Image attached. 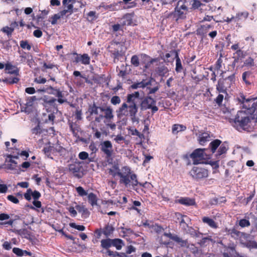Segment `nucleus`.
Returning a JSON list of instances; mask_svg holds the SVG:
<instances>
[{"instance_id": "obj_62", "label": "nucleus", "mask_w": 257, "mask_h": 257, "mask_svg": "<svg viewBox=\"0 0 257 257\" xmlns=\"http://www.w3.org/2000/svg\"><path fill=\"white\" fill-rule=\"evenodd\" d=\"M31 193L32 190L31 189H29L27 190V192L24 194V196L26 200L28 201H30L31 200Z\"/></svg>"}, {"instance_id": "obj_59", "label": "nucleus", "mask_w": 257, "mask_h": 257, "mask_svg": "<svg viewBox=\"0 0 257 257\" xmlns=\"http://www.w3.org/2000/svg\"><path fill=\"white\" fill-rule=\"evenodd\" d=\"M79 158L81 160H84L88 158V154L86 152H81L78 155Z\"/></svg>"}, {"instance_id": "obj_31", "label": "nucleus", "mask_w": 257, "mask_h": 257, "mask_svg": "<svg viewBox=\"0 0 257 257\" xmlns=\"http://www.w3.org/2000/svg\"><path fill=\"white\" fill-rule=\"evenodd\" d=\"M88 200L92 206L97 204V198L93 193H90L88 195Z\"/></svg>"}, {"instance_id": "obj_42", "label": "nucleus", "mask_w": 257, "mask_h": 257, "mask_svg": "<svg viewBox=\"0 0 257 257\" xmlns=\"http://www.w3.org/2000/svg\"><path fill=\"white\" fill-rule=\"evenodd\" d=\"M20 47L24 49H26L27 50H30L31 49V46L28 43V42L26 40H22L20 42Z\"/></svg>"}, {"instance_id": "obj_13", "label": "nucleus", "mask_w": 257, "mask_h": 257, "mask_svg": "<svg viewBox=\"0 0 257 257\" xmlns=\"http://www.w3.org/2000/svg\"><path fill=\"white\" fill-rule=\"evenodd\" d=\"M18 52L20 54V62L21 63H27L30 66L32 60V56L29 53H26L23 51H19Z\"/></svg>"}, {"instance_id": "obj_43", "label": "nucleus", "mask_w": 257, "mask_h": 257, "mask_svg": "<svg viewBox=\"0 0 257 257\" xmlns=\"http://www.w3.org/2000/svg\"><path fill=\"white\" fill-rule=\"evenodd\" d=\"M43 100L46 104H49V105L51 106H54V105L55 104V102L57 101V99L53 97L50 98L45 97Z\"/></svg>"}, {"instance_id": "obj_4", "label": "nucleus", "mask_w": 257, "mask_h": 257, "mask_svg": "<svg viewBox=\"0 0 257 257\" xmlns=\"http://www.w3.org/2000/svg\"><path fill=\"white\" fill-rule=\"evenodd\" d=\"M251 119L252 117L245 111H238L234 119L233 125L239 132H250L252 130L250 125Z\"/></svg>"}, {"instance_id": "obj_64", "label": "nucleus", "mask_w": 257, "mask_h": 257, "mask_svg": "<svg viewBox=\"0 0 257 257\" xmlns=\"http://www.w3.org/2000/svg\"><path fill=\"white\" fill-rule=\"evenodd\" d=\"M8 190V188L6 184H0V193H6Z\"/></svg>"}, {"instance_id": "obj_55", "label": "nucleus", "mask_w": 257, "mask_h": 257, "mask_svg": "<svg viewBox=\"0 0 257 257\" xmlns=\"http://www.w3.org/2000/svg\"><path fill=\"white\" fill-rule=\"evenodd\" d=\"M32 132L33 134L38 135L42 133V130L40 125L38 124L32 130Z\"/></svg>"}, {"instance_id": "obj_10", "label": "nucleus", "mask_w": 257, "mask_h": 257, "mask_svg": "<svg viewBox=\"0 0 257 257\" xmlns=\"http://www.w3.org/2000/svg\"><path fill=\"white\" fill-rule=\"evenodd\" d=\"M43 91H46L50 94H52L58 97L57 101L62 104L65 102H67V99L63 98V94L62 91L59 89L53 87L51 86L47 87L45 89L42 90Z\"/></svg>"}, {"instance_id": "obj_57", "label": "nucleus", "mask_w": 257, "mask_h": 257, "mask_svg": "<svg viewBox=\"0 0 257 257\" xmlns=\"http://www.w3.org/2000/svg\"><path fill=\"white\" fill-rule=\"evenodd\" d=\"M106 252L108 255L110 257H120L119 253L117 251H113L108 249Z\"/></svg>"}, {"instance_id": "obj_44", "label": "nucleus", "mask_w": 257, "mask_h": 257, "mask_svg": "<svg viewBox=\"0 0 257 257\" xmlns=\"http://www.w3.org/2000/svg\"><path fill=\"white\" fill-rule=\"evenodd\" d=\"M239 225L241 227H248L250 226V223L248 220L245 219H241L239 221Z\"/></svg>"}, {"instance_id": "obj_8", "label": "nucleus", "mask_w": 257, "mask_h": 257, "mask_svg": "<svg viewBox=\"0 0 257 257\" xmlns=\"http://www.w3.org/2000/svg\"><path fill=\"white\" fill-rule=\"evenodd\" d=\"M82 164V162L76 160L68 165L69 172L77 178H81L83 176Z\"/></svg>"}, {"instance_id": "obj_1", "label": "nucleus", "mask_w": 257, "mask_h": 257, "mask_svg": "<svg viewBox=\"0 0 257 257\" xmlns=\"http://www.w3.org/2000/svg\"><path fill=\"white\" fill-rule=\"evenodd\" d=\"M156 102V100L151 96H147L140 101L139 92L135 91L127 95L126 101L116 111L117 116L119 118L124 116H130L133 122L138 121V118L136 115L139 105L140 104L141 110H144L151 108L152 105H155Z\"/></svg>"}, {"instance_id": "obj_54", "label": "nucleus", "mask_w": 257, "mask_h": 257, "mask_svg": "<svg viewBox=\"0 0 257 257\" xmlns=\"http://www.w3.org/2000/svg\"><path fill=\"white\" fill-rule=\"evenodd\" d=\"M114 141L117 144H121L122 141H125V138L121 135H118L115 136Z\"/></svg>"}, {"instance_id": "obj_60", "label": "nucleus", "mask_w": 257, "mask_h": 257, "mask_svg": "<svg viewBox=\"0 0 257 257\" xmlns=\"http://www.w3.org/2000/svg\"><path fill=\"white\" fill-rule=\"evenodd\" d=\"M244 65L245 66H254V61L252 58L251 57L248 58L247 59L245 60L244 63Z\"/></svg>"}, {"instance_id": "obj_45", "label": "nucleus", "mask_w": 257, "mask_h": 257, "mask_svg": "<svg viewBox=\"0 0 257 257\" xmlns=\"http://www.w3.org/2000/svg\"><path fill=\"white\" fill-rule=\"evenodd\" d=\"M89 149L91 151V155H93L95 154L98 151V148H97L96 144L93 142L89 145Z\"/></svg>"}, {"instance_id": "obj_27", "label": "nucleus", "mask_w": 257, "mask_h": 257, "mask_svg": "<svg viewBox=\"0 0 257 257\" xmlns=\"http://www.w3.org/2000/svg\"><path fill=\"white\" fill-rule=\"evenodd\" d=\"M221 144V141L219 140L216 139L213 141H212L210 144L209 147L211 149V151L212 153H214L216 151L217 148Z\"/></svg>"}, {"instance_id": "obj_39", "label": "nucleus", "mask_w": 257, "mask_h": 257, "mask_svg": "<svg viewBox=\"0 0 257 257\" xmlns=\"http://www.w3.org/2000/svg\"><path fill=\"white\" fill-rule=\"evenodd\" d=\"M121 3V2H119L117 3H114L109 5H106V6H105L104 8L105 9H109L111 11H116L119 9L118 5L120 4Z\"/></svg>"}, {"instance_id": "obj_38", "label": "nucleus", "mask_w": 257, "mask_h": 257, "mask_svg": "<svg viewBox=\"0 0 257 257\" xmlns=\"http://www.w3.org/2000/svg\"><path fill=\"white\" fill-rule=\"evenodd\" d=\"M19 80L20 79L19 78L15 77L6 78L4 80H3V82H6L7 84H13L15 83H17Z\"/></svg>"}, {"instance_id": "obj_36", "label": "nucleus", "mask_w": 257, "mask_h": 257, "mask_svg": "<svg viewBox=\"0 0 257 257\" xmlns=\"http://www.w3.org/2000/svg\"><path fill=\"white\" fill-rule=\"evenodd\" d=\"M63 16L64 15H62V13L61 12H60L59 13L54 15L51 17V24L53 25L56 24L58 20L60 19L61 17H63Z\"/></svg>"}, {"instance_id": "obj_63", "label": "nucleus", "mask_w": 257, "mask_h": 257, "mask_svg": "<svg viewBox=\"0 0 257 257\" xmlns=\"http://www.w3.org/2000/svg\"><path fill=\"white\" fill-rule=\"evenodd\" d=\"M47 80L45 78L39 77L36 78L34 80V82L38 84H44L46 82Z\"/></svg>"}, {"instance_id": "obj_23", "label": "nucleus", "mask_w": 257, "mask_h": 257, "mask_svg": "<svg viewBox=\"0 0 257 257\" xmlns=\"http://www.w3.org/2000/svg\"><path fill=\"white\" fill-rule=\"evenodd\" d=\"M249 13L247 11L240 12L237 13L235 16V22H238L241 20H245L248 17Z\"/></svg>"}, {"instance_id": "obj_48", "label": "nucleus", "mask_w": 257, "mask_h": 257, "mask_svg": "<svg viewBox=\"0 0 257 257\" xmlns=\"http://www.w3.org/2000/svg\"><path fill=\"white\" fill-rule=\"evenodd\" d=\"M111 103L113 105L119 104L121 102L120 98L118 96H113L110 99Z\"/></svg>"}, {"instance_id": "obj_21", "label": "nucleus", "mask_w": 257, "mask_h": 257, "mask_svg": "<svg viewBox=\"0 0 257 257\" xmlns=\"http://www.w3.org/2000/svg\"><path fill=\"white\" fill-rule=\"evenodd\" d=\"M213 28L214 26L213 25H203L201 26L200 28L198 29L197 32L200 35H204L206 34L210 29H213Z\"/></svg>"}, {"instance_id": "obj_40", "label": "nucleus", "mask_w": 257, "mask_h": 257, "mask_svg": "<svg viewBox=\"0 0 257 257\" xmlns=\"http://www.w3.org/2000/svg\"><path fill=\"white\" fill-rule=\"evenodd\" d=\"M113 231V227L109 225L105 226L102 231L103 233L106 236H109Z\"/></svg>"}, {"instance_id": "obj_56", "label": "nucleus", "mask_w": 257, "mask_h": 257, "mask_svg": "<svg viewBox=\"0 0 257 257\" xmlns=\"http://www.w3.org/2000/svg\"><path fill=\"white\" fill-rule=\"evenodd\" d=\"M7 199L9 201H11L12 202H13L15 204H18L19 202L18 199L16 197H15L12 195H8L7 196Z\"/></svg>"}, {"instance_id": "obj_51", "label": "nucleus", "mask_w": 257, "mask_h": 257, "mask_svg": "<svg viewBox=\"0 0 257 257\" xmlns=\"http://www.w3.org/2000/svg\"><path fill=\"white\" fill-rule=\"evenodd\" d=\"M2 31L3 32L6 33L8 35V36H11L13 32L14 31L13 28L9 27L8 26L4 27L2 29Z\"/></svg>"}, {"instance_id": "obj_20", "label": "nucleus", "mask_w": 257, "mask_h": 257, "mask_svg": "<svg viewBox=\"0 0 257 257\" xmlns=\"http://www.w3.org/2000/svg\"><path fill=\"white\" fill-rule=\"evenodd\" d=\"M178 235H173L171 233H164L163 235L161 237L160 239V242L161 244L168 245L170 243L169 240H165V238L167 237L169 238L174 240V238L175 237H177Z\"/></svg>"}, {"instance_id": "obj_7", "label": "nucleus", "mask_w": 257, "mask_h": 257, "mask_svg": "<svg viewBox=\"0 0 257 257\" xmlns=\"http://www.w3.org/2000/svg\"><path fill=\"white\" fill-rule=\"evenodd\" d=\"M205 150V149H196L190 155V158L193 161V164L198 165L204 163L207 158Z\"/></svg>"}, {"instance_id": "obj_25", "label": "nucleus", "mask_w": 257, "mask_h": 257, "mask_svg": "<svg viewBox=\"0 0 257 257\" xmlns=\"http://www.w3.org/2000/svg\"><path fill=\"white\" fill-rule=\"evenodd\" d=\"M186 130V126L183 124H175L172 126V133L177 134L178 132Z\"/></svg>"}, {"instance_id": "obj_52", "label": "nucleus", "mask_w": 257, "mask_h": 257, "mask_svg": "<svg viewBox=\"0 0 257 257\" xmlns=\"http://www.w3.org/2000/svg\"><path fill=\"white\" fill-rule=\"evenodd\" d=\"M13 252L18 256H24L23 250L18 247H14L13 249Z\"/></svg>"}, {"instance_id": "obj_32", "label": "nucleus", "mask_w": 257, "mask_h": 257, "mask_svg": "<svg viewBox=\"0 0 257 257\" xmlns=\"http://www.w3.org/2000/svg\"><path fill=\"white\" fill-rule=\"evenodd\" d=\"M123 244V241L121 239H112V245L115 246L117 250H120Z\"/></svg>"}, {"instance_id": "obj_37", "label": "nucleus", "mask_w": 257, "mask_h": 257, "mask_svg": "<svg viewBox=\"0 0 257 257\" xmlns=\"http://www.w3.org/2000/svg\"><path fill=\"white\" fill-rule=\"evenodd\" d=\"M233 55V58L239 61L244 57V53L241 50L236 51Z\"/></svg>"}, {"instance_id": "obj_24", "label": "nucleus", "mask_w": 257, "mask_h": 257, "mask_svg": "<svg viewBox=\"0 0 257 257\" xmlns=\"http://www.w3.org/2000/svg\"><path fill=\"white\" fill-rule=\"evenodd\" d=\"M75 208L84 217H87L89 216V212L84 205H77L75 206Z\"/></svg>"}, {"instance_id": "obj_49", "label": "nucleus", "mask_w": 257, "mask_h": 257, "mask_svg": "<svg viewBox=\"0 0 257 257\" xmlns=\"http://www.w3.org/2000/svg\"><path fill=\"white\" fill-rule=\"evenodd\" d=\"M70 226L71 227L76 229L80 231H84L85 229V227L84 226L81 225H77L75 223H70Z\"/></svg>"}, {"instance_id": "obj_14", "label": "nucleus", "mask_w": 257, "mask_h": 257, "mask_svg": "<svg viewBox=\"0 0 257 257\" xmlns=\"http://www.w3.org/2000/svg\"><path fill=\"white\" fill-rule=\"evenodd\" d=\"M202 222L207 224L212 229H217L218 228V224L214 219L208 216H204L202 218Z\"/></svg>"}, {"instance_id": "obj_6", "label": "nucleus", "mask_w": 257, "mask_h": 257, "mask_svg": "<svg viewBox=\"0 0 257 257\" xmlns=\"http://www.w3.org/2000/svg\"><path fill=\"white\" fill-rule=\"evenodd\" d=\"M101 152L105 155L107 162L109 163L112 161V156L113 154L112 144L109 140L101 141L99 145Z\"/></svg>"}, {"instance_id": "obj_35", "label": "nucleus", "mask_w": 257, "mask_h": 257, "mask_svg": "<svg viewBox=\"0 0 257 257\" xmlns=\"http://www.w3.org/2000/svg\"><path fill=\"white\" fill-rule=\"evenodd\" d=\"M251 75V72L249 71H245L243 73L242 75V80L246 84H250V82L249 81V77Z\"/></svg>"}, {"instance_id": "obj_50", "label": "nucleus", "mask_w": 257, "mask_h": 257, "mask_svg": "<svg viewBox=\"0 0 257 257\" xmlns=\"http://www.w3.org/2000/svg\"><path fill=\"white\" fill-rule=\"evenodd\" d=\"M33 204L34 205V206H33L32 205H28V206L30 208H31V209H33V210L36 209L35 207H36L37 208H40L42 205L41 202L40 201H37L36 200H35L33 202Z\"/></svg>"}, {"instance_id": "obj_16", "label": "nucleus", "mask_w": 257, "mask_h": 257, "mask_svg": "<svg viewBox=\"0 0 257 257\" xmlns=\"http://www.w3.org/2000/svg\"><path fill=\"white\" fill-rule=\"evenodd\" d=\"M178 202L181 204L187 206L196 205L195 199L189 197H182L178 200Z\"/></svg>"}, {"instance_id": "obj_53", "label": "nucleus", "mask_w": 257, "mask_h": 257, "mask_svg": "<svg viewBox=\"0 0 257 257\" xmlns=\"http://www.w3.org/2000/svg\"><path fill=\"white\" fill-rule=\"evenodd\" d=\"M122 31V27L119 24H116L112 25V32L114 33L119 31Z\"/></svg>"}, {"instance_id": "obj_11", "label": "nucleus", "mask_w": 257, "mask_h": 257, "mask_svg": "<svg viewBox=\"0 0 257 257\" xmlns=\"http://www.w3.org/2000/svg\"><path fill=\"white\" fill-rule=\"evenodd\" d=\"M187 7L181 6L180 8H176L175 11L171 14L173 20L177 21L179 19H184L186 16Z\"/></svg>"}, {"instance_id": "obj_2", "label": "nucleus", "mask_w": 257, "mask_h": 257, "mask_svg": "<svg viewBox=\"0 0 257 257\" xmlns=\"http://www.w3.org/2000/svg\"><path fill=\"white\" fill-rule=\"evenodd\" d=\"M117 171L113 172L112 170H109L113 176H118L119 177V183L123 185L125 187L132 186L133 189H136V187L139 185L142 187H145L147 182L142 183L138 181L137 175L134 173L129 167L124 166L120 170L117 168Z\"/></svg>"}, {"instance_id": "obj_17", "label": "nucleus", "mask_w": 257, "mask_h": 257, "mask_svg": "<svg viewBox=\"0 0 257 257\" xmlns=\"http://www.w3.org/2000/svg\"><path fill=\"white\" fill-rule=\"evenodd\" d=\"M168 69L163 63H160L158 67L155 68V72L156 73L161 76H164L168 72Z\"/></svg>"}, {"instance_id": "obj_33", "label": "nucleus", "mask_w": 257, "mask_h": 257, "mask_svg": "<svg viewBox=\"0 0 257 257\" xmlns=\"http://www.w3.org/2000/svg\"><path fill=\"white\" fill-rule=\"evenodd\" d=\"M112 245V239L110 238L104 239L101 240V246L107 249Z\"/></svg>"}, {"instance_id": "obj_28", "label": "nucleus", "mask_w": 257, "mask_h": 257, "mask_svg": "<svg viewBox=\"0 0 257 257\" xmlns=\"http://www.w3.org/2000/svg\"><path fill=\"white\" fill-rule=\"evenodd\" d=\"M238 100L239 102H241L243 104V107L246 109L247 110H249L250 108V104H249L250 100L249 99H246L243 95H241L240 97L238 98Z\"/></svg>"}, {"instance_id": "obj_26", "label": "nucleus", "mask_w": 257, "mask_h": 257, "mask_svg": "<svg viewBox=\"0 0 257 257\" xmlns=\"http://www.w3.org/2000/svg\"><path fill=\"white\" fill-rule=\"evenodd\" d=\"M175 54L176 58V68L175 70L177 72H180L183 69V67L181 63V61L179 57L178 53L177 52H174Z\"/></svg>"}, {"instance_id": "obj_12", "label": "nucleus", "mask_w": 257, "mask_h": 257, "mask_svg": "<svg viewBox=\"0 0 257 257\" xmlns=\"http://www.w3.org/2000/svg\"><path fill=\"white\" fill-rule=\"evenodd\" d=\"M71 1V0H63L62 4L64 6V10L60 11L62 15L65 16L67 13L70 15L73 13V5Z\"/></svg>"}, {"instance_id": "obj_30", "label": "nucleus", "mask_w": 257, "mask_h": 257, "mask_svg": "<svg viewBox=\"0 0 257 257\" xmlns=\"http://www.w3.org/2000/svg\"><path fill=\"white\" fill-rule=\"evenodd\" d=\"M228 149V146L227 143L224 142L221 145L220 144L219 149L217 152V155L220 156L223 154L226 153Z\"/></svg>"}, {"instance_id": "obj_5", "label": "nucleus", "mask_w": 257, "mask_h": 257, "mask_svg": "<svg viewBox=\"0 0 257 257\" xmlns=\"http://www.w3.org/2000/svg\"><path fill=\"white\" fill-rule=\"evenodd\" d=\"M189 174L193 180L200 181L208 177L209 171L204 167L194 166L189 171Z\"/></svg>"}, {"instance_id": "obj_34", "label": "nucleus", "mask_w": 257, "mask_h": 257, "mask_svg": "<svg viewBox=\"0 0 257 257\" xmlns=\"http://www.w3.org/2000/svg\"><path fill=\"white\" fill-rule=\"evenodd\" d=\"M90 57L87 54L81 55V63L84 65H88L90 63Z\"/></svg>"}, {"instance_id": "obj_19", "label": "nucleus", "mask_w": 257, "mask_h": 257, "mask_svg": "<svg viewBox=\"0 0 257 257\" xmlns=\"http://www.w3.org/2000/svg\"><path fill=\"white\" fill-rule=\"evenodd\" d=\"M152 79L148 80H143L141 82L136 83L132 85L131 87L133 89H137L138 88H144L151 84Z\"/></svg>"}, {"instance_id": "obj_3", "label": "nucleus", "mask_w": 257, "mask_h": 257, "mask_svg": "<svg viewBox=\"0 0 257 257\" xmlns=\"http://www.w3.org/2000/svg\"><path fill=\"white\" fill-rule=\"evenodd\" d=\"M88 111L91 115H96L95 121L98 123L100 122L103 118L108 120L114 117L112 109L110 106H99L93 103L89 106Z\"/></svg>"}, {"instance_id": "obj_15", "label": "nucleus", "mask_w": 257, "mask_h": 257, "mask_svg": "<svg viewBox=\"0 0 257 257\" xmlns=\"http://www.w3.org/2000/svg\"><path fill=\"white\" fill-rule=\"evenodd\" d=\"M5 70L7 71V73L10 74H14L16 76L19 75V69L16 66L13 65L10 63L5 64Z\"/></svg>"}, {"instance_id": "obj_9", "label": "nucleus", "mask_w": 257, "mask_h": 257, "mask_svg": "<svg viewBox=\"0 0 257 257\" xmlns=\"http://www.w3.org/2000/svg\"><path fill=\"white\" fill-rule=\"evenodd\" d=\"M43 151L48 158L53 159L52 155H56L57 153L62 155L63 152H65V149L59 144H54L53 146H46Z\"/></svg>"}, {"instance_id": "obj_22", "label": "nucleus", "mask_w": 257, "mask_h": 257, "mask_svg": "<svg viewBox=\"0 0 257 257\" xmlns=\"http://www.w3.org/2000/svg\"><path fill=\"white\" fill-rule=\"evenodd\" d=\"M210 135L207 133H203L200 134L198 137V141L201 145H204L205 143L209 141Z\"/></svg>"}, {"instance_id": "obj_61", "label": "nucleus", "mask_w": 257, "mask_h": 257, "mask_svg": "<svg viewBox=\"0 0 257 257\" xmlns=\"http://www.w3.org/2000/svg\"><path fill=\"white\" fill-rule=\"evenodd\" d=\"M110 120H105L104 121V123L105 125L109 127L111 130H114L116 128V124L114 123H109L107 122V121L109 122Z\"/></svg>"}, {"instance_id": "obj_47", "label": "nucleus", "mask_w": 257, "mask_h": 257, "mask_svg": "<svg viewBox=\"0 0 257 257\" xmlns=\"http://www.w3.org/2000/svg\"><path fill=\"white\" fill-rule=\"evenodd\" d=\"M131 63L135 67H138L140 65L139 59L137 55H133L131 58Z\"/></svg>"}, {"instance_id": "obj_58", "label": "nucleus", "mask_w": 257, "mask_h": 257, "mask_svg": "<svg viewBox=\"0 0 257 257\" xmlns=\"http://www.w3.org/2000/svg\"><path fill=\"white\" fill-rule=\"evenodd\" d=\"M223 98V95L222 94H219L215 98V101L218 105H220L222 104Z\"/></svg>"}, {"instance_id": "obj_46", "label": "nucleus", "mask_w": 257, "mask_h": 257, "mask_svg": "<svg viewBox=\"0 0 257 257\" xmlns=\"http://www.w3.org/2000/svg\"><path fill=\"white\" fill-rule=\"evenodd\" d=\"M76 191L80 196H84L87 195V192L82 187L79 186L76 188Z\"/></svg>"}, {"instance_id": "obj_29", "label": "nucleus", "mask_w": 257, "mask_h": 257, "mask_svg": "<svg viewBox=\"0 0 257 257\" xmlns=\"http://www.w3.org/2000/svg\"><path fill=\"white\" fill-rule=\"evenodd\" d=\"M216 89L219 93L227 94L226 89L224 85L223 81L219 79L216 85Z\"/></svg>"}, {"instance_id": "obj_18", "label": "nucleus", "mask_w": 257, "mask_h": 257, "mask_svg": "<svg viewBox=\"0 0 257 257\" xmlns=\"http://www.w3.org/2000/svg\"><path fill=\"white\" fill-rule=\"evenodd\" d=\"M68 124L73 136L75 137H78V133L80 130L79 126L76 122H73L70 120L68 121Z\"/></svg>"}, {"instance_id": "obj_41", "label": "nucleus", "mask_w": 257, "mask_h": 257, "mask_svg": "<svg viewBox=\"0 0 257 257\" xmlns=\"http://www.w3.org/2000/svg\"><path fill=\"white\" fill-rule=\"evenodd\" d=\"M174 240L177 243H179V244L183 247L187 246L188 245V242L187 240H183L181 238L177 236V237H175L174 238Z\"/></svg>"}]
</instances>
